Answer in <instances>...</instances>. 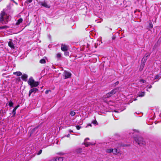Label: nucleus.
<instances>
[{
	"label": "nucleus",
	"mask_w": 161,
	"mask_h": 161,
	"mask_svg": "<svg viewBox=\"0 0 161 161\" xmlns=\"http://www.w3.org/2000/svg\"><path fill=\"white\" fill-rule=\"evenodd\" d=\"M27 83L31 88L36 87L39 85L40 83L39 82L35 81L31 76L29 78Z\"/></svg>",
	"instance_id": "1"
},
{
	"label": "nucleus",
	"mask_w": 161,
	"mask_h": 161,
	"mask_svg": "<svg viewBox=\"0 0 161 161\" xmlns=\"http://www.w3.org/2000/svg\"><path fill=\"white\" fill-rule=\"evenodd\" d=\"M134 140L139 145H145V142L144 141L142 137H134Z\"/></svg>",
	"instance_id": "2"
},
{
	"label": "nucleus",
	"mask_w": 161,
	"mask_h": 161,
	"mask_svg": "<svg viewBox=\"0 0 161 161\" xmlns=\"http://www.w3.org/2000/svg\"><path fill=\"white\" fill-rule=\"evenodd\" d=\"M0 21L2 22L4 20V19L7 20L8 19L9 15L6 14L4 10L1 12L0 14Z\"/></svg>",
	"instance_id": "3"
},
{
	"label": "nucleus",
	"mask_w": 161,
	"mask_h": 161,
	"mask_svg": "<svg viewBox=\"0 0 161 161\" xmlns=\"http://www.w3.org/2000/svg\"><path fill=\"white\" fill-rule=\"evenodd\" d=\"M63 76L64 79H66L71 77V74L66 70H65L63 73Z\"/></svg>",
	"instance_id": "4"
},
{
	"label": "nucleus",
	"mask_w": 161,
	"mask_h": 161,
	"mask_svg": "<svg viewBox=\"0 0 161 161\" xmlns=\"http://www.w3.org/2000/svg\"><path fill=\"white\" fill-rule=\"evenodd\" d=\"M116 89H114L111 91L110 92L107 93L106 94V97L107 98L111 97L116 92Z\"/></svg>",
	"instance_id": "5"
},
{
	"label": "nucleus",
	"mask_w": 161,
	"mask_h": 161,
	"mask_svg": "<svg viewBox=\"0 0 161 161\" xmlns=\"http://www.w3.org/2000/svg\"><path fill=\"white\" fill-rule=\"evenodd\" d=\"M38 91V89L36 88H33L31 89L29 91V97H30L31 94L33 92H34L35 93L36 91Z\"/></svg>",
	"instance_id": "6"
},
{
	"label": "nucleus",
	"mask_w": 161,
	"mask_h": 161,
	"mask_svg": "<svg viewBox=\"0 0 161 161\" xmlns=\"http://www.w3.org/2000/svg\"><path fill=\"white\" fill-rule=\"evenodd\" d=\"M61 49L63 51H67L68 50V47L66 45L62 44L61 45Z\"/></svg>",
	"instance_id": "7"
},
{
	"label": "nucleus",
	"mask_w": 161,
	"mask_h": 161,
	"mask_svg": "<svg viewBox=\"0 0 161 161\" xmlns=\"http://www.w3.org/2000/svg\"><path fill=\"white\" fill-rule=\"evenodd\" d=\"M39 4H40L41 5H42V6L45 8H49L50 7V6L48 5L47 3L45 1L42 2H40L39 3Z\"/></svg>",
	"instance_id": "8"
},
{
	"label": "nucleus",
	"mask_w": 161,
	"mask_h": 161,
	"mask_svg": "<svg viewBox=\"0 0 161 161\" xmlns=\"http://www.w3.org/2000/svg\"><path fill=\"white\" fill-rule=\"evenodd\" d=\"M19 106V105H17L14 108L12 111L13 117H14L16 114V111L18 108Z\"/></svg>",
	"instance_id": "9"
},
{
	"label": "nucleus",
	"mask_w": 161,
	"mask_h": 161,
	"mask_svg": "<svg viewBox=\"0 0 161 161\" xmlns=\"http://www.w3.org/2000/svg\"><path fill=\"white\" fill-rule=\"evenodd\" d=\"M21 78L22 80L26 82L27 81L28 75L26 74H24L21 76Z\"/></svg>",
	"instance_id": "10"
},
{
	"label": "nucleus",
	"mask_w": 161,
	"mask_h": 161,
	"mask_svg": "<svg viewBox=\"0 0 161 161\" xmlns=\"http://www.w3.org/2000/svg\"><path fill=\"white\" fill-rule=\"evenodd\" d=\"M147 54H145V56L144 57H143V58H142V61H144L145 62H146V61L147 60V57L148 56H150V53H149L147 55Z\"/></svg>",
	"instance_id": "11"
},
{
	"label": "nucleus",
	"mask_w": 161,
	"mask_h": 161,
	"mask_svg": "<svg viewBox=\"0 0 161 161\" xmlns=\"http://www.w3.org/2000/svg\"><path fill=\"white\" fill-rule=\"evenodd\" d=\"M145 63H146L145 62H144L142 61H141V67L139 69V70L140 71H141L143 69L144 66V65L145 64Z\"/></svg>",
	"instance_id": "12"
},
{
	"label": "nucleus",
	"mask_w": 161,
	"mask_h": 161,
	"mask_svg": "<svg viewBox=\"0 0 161 161\" xmlns=\"http://www.w3.org/2000/svg\"><path fill=\"white\" fill-rule=\"evenodd\" d=\"M8 45L11 48L14 49L15 48L13 43L11 41H9L8 42Z\"/></svg>",
	"instance_id": "13"
},
{
	"label": "nucleus",
	"mask_w": 161,
	"mask_h": 161,
	"mask_svg": "<svg viewBox=\"0 0 161 161\" xmlns=\"http://www.w3.org/2000/svg\"><path fill=\"white\" fill-rule=\"evenodd\" d=\"M53 160V161H63V158L62 157L54 158Z\"/></svg>",
	"instance_id": "14"
},
{
	"label": "nucleus",
	"mask_w": 161,
	"mask_h": 161,
	"mask_svg": "<svg viewBox=\"0 0 161 161\" xmlns=\"http://www.w3.org/2000/svg\"><path fill=\"white\" fill-rule=\"evenodd\" d=\"M22 18H19V19L18 20L17 22H16L15 25H19L20 23L22 22Z\"/></svg>",
	"instance_id": "15"
},
{
	"label": "nucleus",
	"mask_w": 161,
	"mask_h": 161,
	"mask_svg": "<svg viewBox=\"0 0 161 161\" xmlns=\"http://www.w3.org/2000/svg\"><path fill=\"white\" fill-rule=\"evenodd\" d=\"M13 74L14 75H16L18 76H21L22 75V73L20 71H17L13 73Z\"/></svg>",
	"instance_id": "16"
},
{
	"label": "nucleus",
	"mask_w": 161,
	"mask_h": 161,
	"mask_svg": "<svg viewBox=\"0 0 161 161\" xmlns=\"http://www.w3.org/2000/svg\"><path fill=\"white\" fill-rule=\"evenodd\" d=\"M145 94V92H139L138 94V96L139 97H142L144 96Z\"/></svg>",
	"instance_id": "17"
},
{
	"label": "nucleus",
	"mask_w": 161,
	"mask_h": 161,
	"mask_svg": "<svg viewBox=\"0 0 161 161\" xmlns=\"http://www.w3.org/2000/svg\"><path fill=\"white\" fill-rule=\"evenodd\" d=\"M38 126L32 129L30 131V136H31L33 133L35 132L36 130L38 128Z\"/></svg>",
	"instance_id": "18"
},
{
	"label": "nucleus",
	"mask_w": 161,
	"mask_h": 161,
	"mask_svg": "<svg viewBox=\"0 0 161 161\" xmlns=\"http://www.w3.org/2000/svg\"><path fill=\"white\" fill-rule=\"evenodd\" d=\"M159 46V41H158L156 43L153 47V49H155L156 48L158 47Z\"/></svg>",
	"instance_id": "19"
},
{
	"label": "nucleus",
	"mask_w": 161,
	"mask_h": 161,
	"mask_svg": "<svg viewBox=\"0 0 161 161\" xmlns=\"http://www.w3.org/2000/svg\"><path fill=\"white\" fill-rule=\"evenodd\" d=\"M82 150L81 148H79L76 150V152L77 153H80L82 152Z\"/></svg>",
	"instance_id": "20"
},
{
	"label": "nucleus",
	"mask_w": 161,
	"mask_h": 161,
	"mask_svg": "<svg viewBox=\"0 0 161 161\" xmlns=\"http://www.w3.org/2000/svg\"><path fill=\"white\" fill-rule=\"evenodd\" d=\"M119 150H118L117 149L115 148L113 149V153L114 154H116L119 153Z\"/></svg>",
	"instance_id": "21"
},
{
	"label": "nucleus",
	"mask_w": 161,
	"mask_h": 161,
	"mask_svg": "<svg viewBox=\"0 0 161 161\" xmlns=\"http://www.w3.org/2000/svg\"><path fill=\"white\" fill-rule=\"evenodd\" d=\"M64 55L65 56L67 57V56H69V52L67 51H64Z\"/></svg>",
	"instance_id": "22"
},
{
	"label": "nucleus",
	"mask_w": 161,
	"mask_h": 161,
	"mask_svg": "<svg viewBox=\"0 0 161 161\" xmlns=\"http://www.w3.org/2000/svg\"><path fill=\"white\" fill-rule=\"evenodd\" d=\"M40 63L41 64H45L46 63V60L44 59H42L40 60Z\"/></svg>",
	"instance_id": "23"
},
{
	"label": "nucleus",
	"mask_w": 161,
	"mask_h": 161,
	"mask_svg": "<svg viewBox=\"0 0 161 161\" xmlns=\"http://www.w3.org/2000/svg\"><path fill=\"white\" fill-rule=\"evenodd\" d=\"M148 27L150 28H152L153 27V25L152 23L150 21L148 26Z\"/></svg>",
	"instance_id": "24"
},
{
	"label": "nucleus",
	"mask_w": 161,
	"mask_h": 161,
	"mask_svg": "<svg viewBox=\"0 0 161 161\" xmlns=\"http://www.w3.org/2000/svg\"><path fill=\"white\" fill-rule=\"evenodd\" d=\"M13 103L11 101H10L8 102V105L9 107H13Z\"/></svg>",
	"instance_id": "25"
},
{
	"label": "nucleus",
	"mask_w": 161,
	"mask_h": 161,
	"mask_svg": "<svg viewBox=\"0 0 161 161\" xmlns=\"http://www.w3.org/2000/svg\"><path fill=\"white\" fill-rule=\"evenodd\" d=\"M75 114V112L74 111H71L70 113V115L71 116H74Z\"/></svg>",
	"instance_id": "26"
},
{
	"label": "nucleus",
	"mask_w": 161,
	"mask_h": 161,
	"mask_svg": "<svg viewBox=\"0 0 161 161\" xmlns=\"http://www.w3.org/2000/svg\"><path fill=\"white\" fill-rule=\"evenodd\" d=\"M113 149H109L107 150L106 152L108 153H111V152L113 153Z\"/></svg>",
	"instance_id": "27"
},
{
	"label": "nucleus",
	"mask_w": 161,
	"mask_h": 161,
	"mask_svg": "<svg viewBox=\"0 0 161 161\" xmlns=\"http://www.w3.org/2000/svg\"><path fill=\"white\" fill-rule=\"evenodd\" d=\"M161 74H158L157 75H155L154 77L155 79H158L160 77Z\"/></svg>",
	"instance_id": "28"
},
{
	"label": "nucleus",
	"mask_w": 161,
	"mask_h": 161,
	"mask_svg": "<svg viewBox=\"0 0 161 161\" xmlns=\"http://www.w3.org/2000/svg\"><path fill=\"white\" fill-rule=\"evenodd\" d=\"M56 57L58 58H60L61 57V54L60 53H57Z\"/></svg>",
	"instance_id": "29"
},
{
	"label": "nucleus",
	"mask_w": 161,
	"mask_h": 161,
	"mask_svg": "<svg viewBox=\"0 0 161 161\" xmlns=\"http://www.w3.org/2000/svg\"><path fill=\"white\" fill-rule=\"evenodd\" d=\"M92 123H93L94 124H96V125H97L98 124L97 122V121L96 119L93 121H92Z\"/></svg>",
	"instance_id": "30"
},
{
	"label": "nucleus",
	"mask_w": 161,
	"mask_h": 161,
	"mask_svg": "<svg viewBox=\"0 0 161 161\" xmlns=\"http://www.w3.org/2000/svg\"><path fill=\"white\" fill-rule=\"evenodd\" d=\"M75 127L77 130H79L81 128V127L79 125H76Z\"/></svg>",
	"instance_id": "31"
},
{
	"label": "nucleus",
	"mask_w": 161,
	"mask_h": 161,
	"mask_svg": "<svg viewBox=\"0 0 161 161\" xmlns=\"http://www.w3.org/2000/svg\"><path fill=\"white\" fill-rule=\"evenodd\" d=\"M33 0H27L26 2L25 3H27V4L28 3H31Z\"/></svg>",
	"instance_id": "32"
},
{
	"label": "nucleus",
	"mask_w": 161,
	"mask_h": 161,
	"mask_svg": "<svg viewBox=\"0 0 161 161\" xmlns=\"http://www.w3.org/2000/svg\"><path fill=\"white\" fill-rule=\"evenodd\" d=\"M42 152V149L40 150L38 153H37V155H40Z\"/></svg>",
	"instance_id": "33"
},
{
	"label": "nucleus",
	"mask_w": 161,
	"mask_h": 161,
	"mask_svg": "<svg viewBox=\"0 0 161 161\" xmlns=\"http://www.w3.org/2000/svg\"><path fill=\"white\" fill-rule=\"evenodd\" d=\"M84 144L86 147H88L89 145V143L87 142L85 143Z\"/></svg>",
	"instance_id": "34"
},
{
	"label": "nucleus",
	"mask_w": 161,
	"mask_h": 161,
	"mask_svg": "<svg viewBox=\"0 0 161 161\" xmlns=\"http://www.w3.org/2000/svg\"><path fill=\"white\" fill-rule=\"evenodd\" d=\"M49 92H51V90H47L46 91L45 93L46 94H47Z\"/></svg>",
	"instance_id": "35"
},
{
	"label": "nucleus",
	"mask_w": 161,
	"mask_h": 161,
	"mask_svg": "<svg viewBox=\"0 0 161 161\" xmlns=\"http://www.w3.org/2000/svg\"><path fill=\"white\" fill-rule=\"evenodd\" d=\"M140 81L142 82L143 83H144L145 82V80L143 79H141V80Z\"/></svg>",
	"instance_id": "36"
},
{
	"label": "nucleus",
	"mask_w": 161,
	"mask_h": 161,
	"mask_svg": "<svg viewBox=\"0 0 161 161\" xmlns=\"http://www.w3.org/2000/svg\"><path fill=\"white\" fill-rule=\"evenodd\" d=\"M116 36L114 35H113L112 37V39L114 40L115 39Z\"/></svg>",
	"instance_id": "37"
},
{
	"label": "nucleus",
	"mask_w": 161,
	"mask_h": 161,
	"mask_svg": "<svg viewBox=\"0 0 161 161\" xmlns=\"http://www.w3.org/2000/svg\"><path fill=\"white\" fill-rule=\"evenodd\" d=\"M119 83V82L118 81H117L115 83V85L116 86L118 85Z\"/></svg>",
	"instance_id": "38"
},
{
	"label": "nucleus",
	"mask_w": 161,
	"mask_h": 161,
	"mask_svg": "<svg viewBox=\"0 0 161 161\" xmlns=\"http://www.w3.org/2000/svg\"><path fill=\"white\" fill-rule=\"evenodd\" d=\"M4 29H7V28H9V26H7V25H4Z\"/></svg>",
	"instance_id": "39"
},
{
	"label": "nucleus",
	"mask_w": 161,
	"mask_h": 161,
	"mask_svg": "<svg viewBox=\"0 0 161 161\" xmlns=\"http://www.w3.org/2000/svg\"><path fill=\"white\" fill-rule=\"evenodd\" d=\"M11 1H13V2H14V3H15L16 5H17L18 4L17 3L15 2L14 0H11Z\"/></svg>",
	"instance_id": "40"
},
{
	"label": "nucleus",
	"mask_w": 161,
	"mask_h": 161,
	"mask_svg": "<svg viewBox=\"0 0 161 161\" xmlns=\"http://www.w3.org/2000/svg\"><path fill=\"white\" fill-rule=\"evenodd\" d=\"M90 126L91 127L92 126L91 124H88L87 125V126Z\"/></svg>",
	"instance_id": "41"
},
{
	"label": "nucleus",
	"mask_w": 161,
	"mask_h": 161,
	"mask_svg": "<svg viewBox=\"0 0 161 161\" xmlns=\"http://www.w3.org/2000/svg\"><path fill=\"white\" fill-rule=\"evenodd\" d=\"M1 27L2 28H1L2 30L5 29L4 26H1Z\"/></svg>",
	"instance_id": "42"
},
{
	"label": "nucleus",
	"mask_w": 161,
	"mask_h": 161,
	"mask_svg": "<svg viewBox=\"0 0 161 161\" xmlns=\"http://www.w3.org/2000/svg\"><path fill=\"white\" fill-rule=\"evenodd\" d=\"M152 87V86L151 85H150L149 87L148 88L149 89L151 88Z\"/></svg>",
	"instance_id": "43"
},
{
	"label": "nucleus",
	"mask_w": 161,
	"mask_h": 161,
	"mask_svg": "<svg viewBox=\"0 0 161 161\" xmlns=\"http://www.w3.org/2000/svg\"><path fill=\"white\" fill-rule=\"evenodd\" d=\"M70 136V134H68L67 136V137H69Z\"/></svg>",
	"instance_id": "44"
},
{
	"label": "nucleus",
	"mask_w": 161,
	"mask_h": 161,
	"mask_svg": "<svg viewBox=\"0 0 161 161\" xmlns=\"http://www.w3.org/2000/svg\"><path fill=\"white\" fill-rule=\"evenodd\" d=\"M69 132H73V131L71 130H69Z\"/></svg>",
	"instance_id": "45"
},
{
	"label": "nucleus",
	"mask_w": 161,
	"mask_h": 161,
	"mask_svg": "<svg viewBox=\"0 0 161 161\" xmlns=\"http://www.w3.org/2000/svg\"><path fill=\"white\" fill-rule=\"evenodd\" d=\"M137 100V99L136 98L134 99V101H136Z\"/></svg>",
	"instance_id": "46"
},
{
	"label": "nucleus",
	"mask_w": 161,
	"mask_h": 161,
	"mask_svg": "<svg viewBox=\"0 0 161 161\" xmlns=\"http://www.w3.org/2000/svg\"><path fill=\"white\" fill-rule=\"evenodd\" d=\"M87 140H89V138H86V139H85V140H87Z\"/></svg>",
	"instance_id": "47"
},
{
	"label": "nucleus",
	"mask_w": 161,
	"mask_h": 161,
	"mask_svg": "<svg viewBox=\"0 0 161 161\" xmlns=\"http://www.w3.org/2000/svg\"><path fill=\"white\" fill-rule=\"evenodd\" d=\"M58 154H63L62 153H59Z\"/></svg>",
	"instance_id": "48"
},
{
	"label": "nucleus",
	"mask_w": 161,
	"mask_h": 161,
	"mask_svg": "<svg viewBox=\"0 0 161 161\" xmlns=\"http://www.w3.org/2000/svg\"><path fill=\"white\" fill-rule=\"evenodd\" d=\"M1 26H0V30H2Z\"/></svg>",
	"instance_id": "49"
},
{
	"label": "nucleus",
	"mask_w": 161,
	"mask_h": 161,
	"mask_svg": "<svg viewBox=\"0 0 161 161\" xmlns=\"http://www.w3.org/2000/svg\"><path fill=\"white\" fill-rule=\"evenodd\" d=\"M136 11H135L134 12V13H136Z\"/></svg>",
	"instance_id": "50"
}]
</instances>
